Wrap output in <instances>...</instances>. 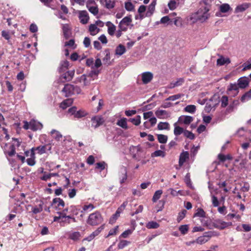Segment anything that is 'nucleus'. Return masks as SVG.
<instances>
[{
    "label": "nucleus",
    "instance_id": "obj_1",
    "mask_svg": "<svg viewBox=\"0 0 251 251\" xmlns=\"http://www.w3.org/2000/svg\"><path fill=\"white\" fill-rule=\"evenodd\" d=\"M62 92L65 94V97H69L75 94H80L81 90L77 86H75L71 84H66L62 90Z\"/></svg>",
    "mask_w": 251,
    "mask_h": 251
},
{
    "label": "nucleus",
    "instance_id": "obj_2",
    "mask_svg": "<svg viewBox=\"0 0 251 251\" xmlns=\"http://www.w3.org/2000/svg\"><path fill=\"white\" fill-rule=\"evenodd\" d=\"M103 221V219L100 213L96 211L89 215L87 220V223L92 226H96L101 224Z\"/></svg>",
    "mask_w": 251,
    "mask_h": 251
},
{
    "label": "nucleus",
    "instance_id": "obj_3",
    "mask_svg": "<svg viewBox=\"0 0 251 251\" xmlns=\"http://www.w3.org/2000/svg\"><path fill=\"white\" fill-rule=\"evenodd\" d=\"M231 222H226L221 219H216L213 222L214 227L220 230H223L225 228L232 226Z\"/></svg>",
    "mask_w": 251,
    "mask_h": 251
},
{
    "label": "nucleus",
    "instance_id": "obj_4",
    "mask_svg": "<svg viewBox=\"0 0 251 251\" xmlns=\"http://www.w3.org/2000/svg\"><path fill=\"white\" fill-rule=\"evenodd\" d=\"M65 205L64 201L59 198H55L53 199L51 206H53L56 210H61Z\"/></svg>",
    "mask_w": 251,
    "mask_h": 251
},
{
    "label": "nucleus",
    "instance_id": "obj_5",
    "mask_svg": "<svg viewBox=\"0 0 251 251\" xmlns=\"http://www.w3.org/2000/svg\"><path fill=\"white\" fill-rule=\"evenodd\" d=\"M91 121L92 122V126L96 128L102 125L105 120L102 116H97L92 118Z\"/></svg>",
    "mask_w": 251,
    "mask_h": 251
},
{
    "label": "nucleus",
    "instance_id": "obj_6",
    "mask_svg": "<svg viewBox=\"0 0 251 251\" xmlns=\"http://www.w3.org/2000/svg\"><path fill=\"white\" fill-rule=\"evenodd\" d=\"M75 75V70H71L64 73L61 76V80L62 82L71 81Z\"/></svg>",
    "mask_w": 251,
    "mask_h": 251
},
{
    "label": "nucleus",
    "instance_id": "obj_7",
    "mask_svg": "<svg viewBox=\"0 0 251 251\" xmlns=\"http://www.w3.org/2000/svg\"><path fill=\"white\" fill-rule=\"evenodd\" d=\"M153 78V74L150 72H146L142 73V80L145 84H148L151 81Z\"/></svg>",
    "mask_w": 251,
    "mask_h": 251
},
{
    "label": "nucleus",
    "instance_id": "obj_8",
    "mask_svg": "<svg viewBox=\"0 0 251 251\" xmlns=\"http://www.w3.org/2000/svg\"><path fill=\"white\" fill-rule=\"evenodd\" d=\"M249 79L248 78L244 76L241 77L238 79L237 84L241 89H244L249 85Z\"/></svg>",
    "mask_w": 251,
    "mask_h": 251
},
{
    "label": "nucleus",
    "instance_id": "obj_9",
    "mask_svg": "<svg viewBox=\"0 0 251 251\" xmlns=\"http://www.w3.org/2000/svg\"><path fill=\"white\" fill-rule=\"evenodd\" d=\"M100 3L107 9H112L115 7V1L111 0H100Z\"/></svg>",
    "mask_w": 251,
    "mask_h": 251
},
{
    "label": "nucleus",
    "instance_id": "obj_10",
    "mask_svg": "<svg viewBox=\"0 0 251 251\" xmlns=\"http://www.w3.org/2000/svg\"><path fill=\"white\" fill-rule=\"evenodd\" d=\"M79 18L82 24H86L88 23L89 16L86 11H81L79 12Z\"/></svg>",
    "mask_w": 251,
    "mask_h": 251
},
{
    "label": "nucleus",
    "instance_id": "obj_11",
    "mask_svg": "<svg viewBox=\"0 0 251 251\" xmlns=\"http://www.w3.org/2000/svg\"><path fill=\"white\" fill-rule=\"evenodd\" d=\"M63 35L65 39H68L72 36L71 29L68 25H64L62 26Z\"/></svg>",
    "mask_w": 251,
    "mask_h": 251
},
{
    "label": "nucleus",
    "instance_id": "obj_12",
    "mask_svg": "<svg viewBox=\"0 0 251 251\" xmlns=\"http://www.w3.org/2000/svg\"><path fill=\"white\" fill-rule=\"evenodd\" d=\"M43 125L39 122L35 121L30 122V129L33 131H36L42 128Z\"/></svg>",
    "mask_w": 251,
    "mask_h": 251
},
{
    "label": "nucleus",
    "instance_id": "obj_13",
    "mask_svg": "<svg viewBox=\"0 0 251 251\" xmlns=\"http://www.w3.org/2000/svg\"><path fill=\"white\" fill-rule=\"evenodd\" d=\"M155 114L159 119H164L170 116L169 113L167 111L164 110H158L156 111Z\"/></svg>",
    "mask_w": 251,
    "mask_h": 251
},
{
    "label": "nucleus",
    "instance_id": "obj_14",
    "mask_svg": "<svg viewBox=\"0 0 251 251\" xmlns=\"http://www.w3.org/2000/svg\"><path fill=\"white\" fill-rule=\"evenodd\" d=\"M201 223L203 226H206L208 229H211L214 228L213 222L209 218L202 219Z\"/></svg>",
    "mask_w": 251,
    "mask_h": 251
},
{
    "label": "nucleus",
    "instance_id": "obj_15",
    "mask_svg": "<svg viewBox=\"0 0 251 251\" xmlns=\"http://www.w3.org/2000/svg\"><path fill=\"white\" fill-rule=\"evenodd\" d=\"M189 158V153L188 151H183L182 152L179 158V165L182 166L184 163L186 161V159Z\"/></svg>",
    "mask_w": 251,
    "mask_h": 251
},
{
    "label": "nucleus",
    "instance_id": "obj_16",
    "mask_svg": "<svg viewBox=\"0 0 251 251\" xmlns=\"http://www.w3.org/2000/svg\"><path fill=\"white\" fill-rule=\"evenodd\" d=\"M250 4L248 3H244L237 6L235 9L236 13L242 12L245 11L250 7Z\"/></svg>",
    "mask_w": 251,
    "mask_h": 251
},
{
    "label": "nucleus",
    "instance_id": "obj_17",
    "mask_svg": "<svg viewBox=\"0 0 251 251\" xmlns=\"http://www.w3.org/2000/svg\"><path fill=\"white\" fill-rule=\"evenodd\" d=\"M182 121L184 124L189 125L193 121V118L190 116H182L179 118L178 122Z\"/></svg>",
    "mask_w": 251,
    "mask_h": 251
},
{
    "label": "nucleus",
    "instance_id": "obj_18",
    "mask_svg": "<svg viewBox=\"0 0 251 251\" xmlns=\"http://www.w3.org/2000/svg\"><path fill=\"white\" fill-rule=\"evenodd\" d=\"M230 63V60L228 58H224L223 56L218 58L217 60V64L219 66H223L225 64H228Z\"/></svg>",
    "mask_w": 251,
    "mask_h": 251
},
{
    "label": "nucleus",
    "instance_id": "obj_19",
    "mask_svg": "<svg viewBox=\"0 0 251 251\" xmlns=\"http://www.w3.org/2000/svg\"><path fill=\"white\" fill-rule=\"evenodd\" d=\"M239 87L237 83H230L227 88V91L228 92L234 91L235 92L234 95H236L239 92Z\"/></svg>",
    "mask_w": 251,
    "mask_h": 251
},
{
    "label": "nucleus",
    "instance_id": "obj_20",
    "mask_svg": "<svg viewBox=\"0 0 251 251\" xmlns=\"http://www.w3.org/2000/svg\"><path fill=\"white\" fill-rule=\"evenodd\" d=\"M69 66V62L67 60H65L60 63V67L58 68L59 73H62L66 71Z\"/></svg>",
    "mask_w": 251,
    "mask_h": 251
},
{
    "label": "nucleus",
    "instance_id": "obj_21",
    "mask_svg": "<svg viewBox=\"0 0 251 251\" xmlns=\"http://www.w3.org/2000/svg\"><path fill=\"white\" fill-rule=\"evenodd\" d=\"M126 51V49L125 47L122 45L120 44L118 46L115 50V54L119 55H123Z\"/></svg>",
    "mask_w": 251,
    "mask_h": 251
},
{
    "label": "nucleus",
    "instance_id": "obj_22",
    "mask_svg": "<svg viewBox=\"0 0 251 251\" xmlns=\"http://www.w3.org/2000/svg\"><path fill=\"white\" fill-rule=\"evenodd\" d=\"M87 112L83 110H79L76 111L75 115L74 116V118L80 119L86 116L87 115Z\"/></svg>",
    "mask_w": 251,
    "mask_h": 251
},
{
    "label": "nucleus",
    "instance_id": "obj_23",
    "mask_svg": "<svg viewBox=\"0 0 251 251\" xmlns=\"http://www.w3.org/2000/svg\"><path fill=\"white\" fill-rule=\"evenodd\" d=\"M50 134L52 135L53 138L56 141H59L62 137V135L57 130L52 129Z\"/></svg>",
    "mask_w": 251,
    "mask_h": 251
},
{
    "label": "nucleus",
    "instance_id": "obj_24",
    "mask_svg": "<svg viewBox=\"0 0 251 251\" xmlns=\"http://www.w3.org/2000/svg\"><path fill=\"white\" fill-rule=\"evenodd\" d=\"M117 125L124 129H126L128 128L126 119L125 118H123L121 120L118 121Z\"/></svg>",
    "mask_w": 251,
    "mask_h": 251
},
{
    "label": "nucleus",
    "instance_id": "obj_25",
    "mask_svg": "<svg viewBox=\"0 0 251 251\" xmlns=\"http://www.w3.org/2000/svg\"><path fill=\"white\" fill-rule=\"evenodd\" d=\"M170 125L167 122H160L157 125V128L159 130L169 129Z\"/></svg>",
    "mask_w": 251,
    "mask_h": 251
},
{
    "label": "nucleus",
    "instance_id": "obj_26",
    "mask_svg": "<svg viewBox=\"0 0 251 251\" xmlns=\"http://www.w3.org/2000/svg\"><path fill=\"white\" fill-rule=\"evenodd\" d=\"M231 9L230 5L227 3H224L220 6V11L222 13H226Z\"/></svg>",
    "mask_w": 251,
    "mask_h": 251
},
{
    "label": "nucleus",
    "instance_id": "obj_27",
    "mask_svg": "<svg viewBox=\"0 0 251 251\" xmlns=\"http://www.w3.org/2000/svg\"><path fill=\"white\" fill-rule=\"evenodd\" d=\"M89 30L92 35H95L99 31L100 29L98 28L95 25L91 24L89 25Z\"/></svg>",
    "mask_w": 251,
    "mask_h": 251
},
{
    "label": "nucleus",
    "instance_id": "obj_28",
    "mask_svg": "<svg viewBox=\"0 0 251 251\" xmlns=\"http://www.w3.org/2000/svg\"><path fill=\"white\" fill-rule=\"evenodd\" d=\"M162 193L163 192L161 190H158L155 191L152 199V201L153 202H156L157 201L160 199Z\"/></svg>",
    "mask_w": 251,
    "mask_h": 251
},
{
    "label": "nucleus",
    "instance_id": "obj_29",
    "mask_svg": "<svg viewBox=\"0 0 251 251\" xmlns=\"http://www.w3.org/2000/svg\"><path fill=\"white\" fill-rule=\"evenodd\" d=\"M206 213L201 208H199L197 210V212L194 214V217H205Z\"/></svg>",
    "mask_w": 251,
    "mask_h": 251
},
{
    "label": "nucleus",
    "instance_id": "obj_30",
    "mask_svg": "<svg viewBox=\"0 0 251 251\" xmlns=\"http://www.w3.org/2000/svg\"><path fill=\"white\" fill-rule=\"evenodd\" d=\"M176 123L174 124L175 129H174V134L176 136H178L182 134L184 132V129L182 127H181L179 126H176Z\"/></svg>",
    "mask_w": 251,
    "mask_h": 251
},
{
    "label": "nucleus",
    "instance_id": "obj_31",
    "mask_svg": "<svg viewBox=\"0 0 251 251\" xmlns=\"http://www.w3.org/2000/svg\"><path fill=\"white\" fill-rule=\"evenodd\" d=\"M251 99V89L245 93L241 98V101L243 102L246 100Z\"/></svg>",
    "mask_w": 251,
    "mask_h": 251
},
{
    "label": "nucleus",
    "instance_id": "obj_32",
    "mask_svg": "<svg viewBox=\"0 0 251 251\" xmlns=\"http://www.w3.org/2000/svg\"><path fill=\"white\" fill-rule=\"evenodd\" d=\"M159 226V225L156 222L151 221L147 224L146 227L149 229H156Z\"/></svg>",
    "mask_w": 251,
    "mask_h": 251
},
{
    "label": "nucleus",
    "instance_id": "obj_33",
    "mask_svg": "<svg viewBox=\"0 0 251 251\" xmlns=\"http://www.w3.org/2000/svg\"><path fill=\"white\" fill-rule=\"evenodd\" d=\"M48 145L40 146L35 148V150L38 151V153L42 154L46 153Z\"/></svg>",
    "mask_w": 251,
    "mask_h": 251
},
{
    "label": "nucleus",
    "instance_id": "obj_34",
    "mask_svg": "<svg viewBox=\"0 0 251 251\" xmlns=\"http://www.w3.org/2000/svg\"><path fill=\"white\" fill-rule=\"evenodd\" d=\"M131 17V15H129V16H126L120 22V23L128 26L129 25V24L132 22Z\"/></svg>",
    "mask_w": 251,
    "mask_h": 251
},
{
    "label": "nucleus",
    "instance_id": "obj_35",
    "mask_svg": "<svg viewBox=\"0 0 251 251\" xmlns=\"http://www.w3.org/2000/svg\"><path fill=\"white\" fill-rule=\"evenodd\" d=\"M184 181H185V182L186 183V185L189 187H190L191 189H194V187L193 186L192 183H191V179H190V175L189 173H187L186 174V175L185 176V178H184Z\"/></svg>",
    "mask_w": 251,
    "mask_h": 251
},
{
    "label": "nucleus",
    "instance_id": "obj_36",
    "mask_svg": "<svg viewBox=\"0 0 251 251\" xmlns=\"http://www.w3.org/2000/svg\"><path fill=\"white\" fill-rule=\"evenodd\" d=\"M158 142L161 144H165L168 140V136L163 134H157Z\"/></svg>",
    "mask_w": 251,
    "mask_h": 251
},
{
    "label": "nucleus",
    "instance_id": "obj_37",
    "mask_svg": "<svg viewBox=\"0 0 251 251\" xmlns=\"http://www.w3.org/2000/svg\"><path fill=\"white\" fill-rule=\"evenodd\" d=\"M196 110V107L194 105H188L184 108L185 111L190 113H194Z\"/></svg>",
    "mask_w": 251,
    "mask_h": 251
},
{
    "label": "nucleus",
    "instance_id": "obj_38",
    "mask_svg": "<svg viewBox=\"0 0 251 251\" xmlns=\"http://www.w3.org/2000/svg\"><path fill=\"white\" fill-rule=\"evenodd\" d=\"M166 153L165 152L161 150H157L151 153V157H157L161 156L162 157H165Z\"/></svg>",
    "mask_w": 251,
    "mask_h": 251
},
{
    "label": "nucleus",
    "instance_id": "obj_39",
    "mask_svg": "<svg viewBox=\"0 0 251 251\" xmlns=\"http://www.w3.org/2000/svg\"><path fill=\"white\" fill-rule=\"evenodd\" d=\"M129 121L133 123L135 126H138L141 123V117L139 115L137 116L134 118H130Z\"/></svg>",
    "mask_w": 251,
    "mask_h": 251
},
{
    "label": "nucleus",
    "instance_id": "obj_40",
    "mask_svg": "<svg viewBox=\"0 0 251 251\" xmlns=\"http://www.w3.org/2000/svg\"><path fill=\"white\" fill-rule=\"evenodd\" d=\"M209 11V9L207 8L206 7H204V11L203 13L201 16L200 17V20L204 21L207 20L209 17V14L208 12Z\"/></svg>",
    "mask_w": 251,
    "mask_h": 251
},
{
    "label": "nucleus",
    "instance_id": "obj_41",
    "mask_svg": "<svg viewBox=\"0 0 251 251\" xmlns=\"http://www.w3.org/2000/svg\"><path fill=\"white\" fill-rule=\"evenodd\" d=\"M109 24H111V26L108 27V32L110 35H113L116 30V27L110 22H108L106 24V25H108Z\"/></svg>",
    "mask_w": 251,
    "mask_h": 251
},
{
    "label": "nucleus",
    "instance_id": "obj_42",
    "mask_svg": "<svg viewBox=\"0 0 251 251\" xmlns=\"http://www.w3.org/2000/svg\"><path fill=\"white\" fill-rule=\"evenodd\" d=\"M72 102V100L71 99H67L66 100H64L60 104V107L63 109H66L68 106H69Z\"/></svg>",
    "mask_w": 251,
    "mask_h": 251
},
{
    "label": "nucleus",
    "instance_id": "obj_43",
    "mask_svg": "<svg viewBox=\"0 0 251 251\" xmlns=\"http://www.w3.org/2000/svg\"><path fill=\"white\" fill-rule=\"evenodd\" d=\"M72 102V100L71 99H67L66 100H64L60 104V107L63 109H66L68 106H69Z\"/></svg>",
    "mask_w": 251,
    "mask_h": 251
},
{
    "label": "nucleus",
    "instance_id": "obj_44",
    "mask_svg": "<svg viewBox=\"0 0 251 251\" xmlns=\"http://www.w3.org/2000/svg\"><path fill=\"white\" fill-rule=\"evenodd\" d=\"M121 173L123 176H122V178L120 180V183L123 184L125 182V181L127 179V171L126 168H123L122 169Z\"/></svg>",
    "mask_w": 251,
    "mask_h": 251
},
{
    "label": "nucleus",
    "instance_id": "obj_45",
    "mask_svg": "<svg viewBox=\"0 0 251 251\" xmlns=\"http://www.w3.org/2000/svg\"><path fill=\"white\" fill-rule=\"evenodd\" d=\"M183 94H178L176 95H173L169 97L168 98L166 99V100H172L174 101L176 100L180 99L181 97L183 96Z\"/></svg>",
    "mask_w": 251,
    "mask_h": 251
},
{
    "label": "nucleus",
    "instance_id": "obj_46",
    "mask_svg": "<svg viewBox=\"0 0 251 251\" xmlns=\"http://www.w3.org/2000/svg\"><path fill=\"white\" fill-rule=\"evenodd\" d=\"M183 82H184L183 78H179L177 79V81H176V82H175L173 83V86H169V88L172 89L175 87L180 86L181 85H182V84Z\"/></svg>",
    "mask_w": 251,
    "mask_h": 251
},
{
    "label": "nucleus",
    "instance_id": "obj_47",
    "mask_svg": "<svg viewBox=\"0 0 251 251\" xmlns=\"http://www.w3.org/2000/svg\"><path fill=\"white\" fill-rule=\"evenodd\" d=\"M129 244L130 242L129 241L126 240H121L118 244V248L119 249H123Z\"/></svg>",
    "mask_w": 251,
    "mask_h": 251
},
{
    "label": "nucleus",
    "instance_id": "obj_48",
    "mask_svg": "<svg viewBox=\"0 0 251 251\" xmlns=\"http://www.w3.org/2000/svg\"><path fill=\"white\" fill-rule=\"evenodd\" d=\"M105 56L103 58L102 60L104 62V63H107L108 61H109L110 59V51L108 49H106L104 50Z\"/></svg>",
    "mask_w": 251,
    "mask_h": 251
},
{
    "label": "nucleus",
    "instance_id": "obj_49",
    "mask_svg": "<svg viewBox=\"0 0 251 251\" xmlns=\"http://www.w3.org/2000/svg\"><path fill=\"white\" fill-rule=\"evenodd\" d=\"M120 210V208H118L116 213L112 215V217L110 219V223H114L117 218L120 216V213H121Z\"/></svg>",
    "mask_w": 251,
    "mask_h": 251
},
{
    "label": "nucleus",
    "instance_id": "obj_50",
    "mask_svg": "<svg viewBox=\"0 0 251 251\" xmlns=\"http://www.w3.org/2000/svg\"><path fill=\"white\" fill-rule=\"evenodd\" d=\"M183 134L187 138L193 140L195 138V135L191 131H189L187 130H185L184 131Z\"/></svg>",
    "mask_w": 251,
    "mask_h": 251
},
{
    "label": "nucleus",
    "instance_id": "obj_51",
    "mask_svg": "<svg viewBox=\"0 0 251 251\" xmlns=\"http://www.w3.org/2000/svg\"><path fill=\"white\" fill-rule=\"evenodd\" d=\"M155 10V7L153 6L152 5H149L148 10L146 13V17H150L151 16L154 11Z\"/></svg>",
    "mask_w": 251,
    "mask_h": 251
},
{
    "label": "nucleus",
    "instance_id": "obj_52",
    "mask_svg": "<svg viewBox=\"0 0 251 251\" xmlns=\"http://www.w3.org/2000/svg\"><path fill=\"white\" fill-rule=\"evenodd\" d=\"M168 6L170 10H174L176 8V2L175 0H170Z\"/></svg>",
    "mask_w": 251,
    "mask_h": 251
},
{
    "label": "nucleus",
    "instance_id": "obj_53",
    "mask_svg": "<svg viewBox=\"0 0 251 251\" xmlns=\"http://www.w3.org/2000/svg\"><path fill=\"white\" fill-rule=\"evenodd\" d=\"M179 230L182 234H185L187 233L188 230V226L187 225H181L179 227Z\"/></svg>",
    "mask_w": 251,
    "mask_h": 251
},
{
    "label": "nucleus",
    "instance_id": "obj_54",
    "mask_svg": "<svg viewBox=\"0 0 251 251\" xmlns=\"http://www.w3.org/2000/svg\"><path fill=\"white\" fill-rule=\"evenodd\" d=\"M125 6L126 9L128 11H131L134 8V6L131 2H125Z\"/></svg>",
    "mask_w": 251,
    "mask_h": 251
},
{
    "label": "nucleus",
    "instance_id": "obj_55",
    "mask_svg": "<svg viewBox=\"0 0 251 251\" xmlns=\"http://www.w3.org/2000/svg\"><path fill=\"white\" fill-rule=\"evenodd\" d=\"M80 236V234L79 232L75 231L73 233H72L70 235V238L73 240H77L79 239V237Z\"/></svg>",
    "mask_w": 251,
    "mask_h": 251
},
{
    "label": "nucleus",
    "instance_id": "obj_56",
    "mask_svg": "<svg viewBox=\"0 0 251 251\" xmlns=\"http://www.w3.org/2000/svg\"><path fill=\"white\" fill-rule=\"evenodd\" d=\"M87 8L89 11L94 15H97L99 12V9L97 6H92L87 7Z\"/></svg>",
    "mask_w": 251,
    "mask_h": 251
},
{
    "label": "nucleus",
    "instance_id": "obj_57",
    "mask_svg": "<svg viewBox=\"0 0 251 251\" xmlns=\"http://www.w3.org/2000/svg\"><path fill=\"white\" fill-rule=\"evenodd\" d=\"M228 97L226 96H224L221 99V106L223 107H226L228 104Z\"/></svg>",
    "mask_w": 251,
    "mask_h": 251
},
{
    "label": "nucleus",
    "instance_id": "obj_58",
    "mask_svg": "<svg viewBox=\"0 0 251 251\" xmlns=\"http://www.w3.org/2000/svg\"><path fill=\"white\" fill-rule=\"evenodd\" d=\"M186 213L187 211L185 209L182 210L181 212H179L177 218V221L180 222L185 217Z\"/></svg>",
    "mask_w": 251,
    "mask_h": 251
},
{
    "label": "nucleus",
    "instance_id": "obj_59",
    "mask_svg": "<svg viewBox=\"0 0 251 251\" xmlns=\"http://www.w3.org/2000/svg\"><path fill=\"white\" fill-rule=\"evenodd\" d=\"M105 165H106V164L103 161L98 162L96 164V168L99 169L102 171L105 169Z\"/></svg>",
    "mask_w": 251,
    "mask_h": 251
},
{
    "label": "nucleus",
    "instance_id": "obj_60",
    "mask_svg": "<svg viewBox=\"0 0 251 251\" xmlns=\"http://www.w3.org/2000/svg\"><path fill=\"white\" fill-rule=\"evenodd\" d=\"M95 208L93 204L90 203L88 205H84L82 207V210L81 211V213H83V211H87L90 209V211L92 210Z\"/></svg>",
    "mask_w": 251,
    "mask_h": 251
},
{
    "label": "nucleus",
    "instance_id": "obj_61",
    "mask_svg": "<svg viewBox=\"0 0 251 251\" xmlns=\"http://www.w3.org/2000/svg\"><path fill=\"white\" fill-rule=\"evenodd\" d=\"M208 241V239H206L204 236H200L197 239V243L200 244H202Z\"/></svg>",
    "mask_w": 251,
    "mask_h": 251
},
{
    "label": "nucleus",
    "instance_id": "obj_62",
    "mask_svg": "<svg viewBox=\"0 0 251 251\" xmlns=\"http://www.w3.org/2000/svg\"><path fill=\"white\" fill-rule=\"evenodd\" d=\"M217 235L216 232L214 231H208L205 232L203 233V236H204L206 239H209L210 237L213 236Z\"/></svg>",
    "mask_w": 251,
    "mask_h": 251
},
{
    "label": "nucleus",
    "instance_id": "obj_63",
    "mask_svg": "<svg viewBox=\"0 0 251 251\" xmlns=\"http://www.w3.org/2000/svg\"><path fill=\"white\" fill-rule=\"evenodd\" d=\"M65 46L73 47V49H75L76 48V45H75L74 39H71L69 41L65 42Z\"/></svg>",
    "mask_w": 251,
    "mask_h": 251
},
{
    "label": "nucleus",
    "instance_id": "obj_64",
    "mask_svg": "<svg viewBox=\"0 0 251 251\" xmlns=\"http://www.w3.org/2000/svg\"><path fill=\"white\" fill-rule=\"evenodd\" d=\"M104 225H101L100 226L98 227L95 231L92 232V233L95 237L96 236L98 235L104 229Z\"/></svg>",
    "mask_w": 251,
    "mask_h": 251
}]
</instances>
